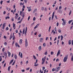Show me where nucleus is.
Masks as SVG:
<instances>
[{
    "label": "nucleus",
    "mask_w": 73,
    "mask_h": 73,
    "mask_svg": "<svg viewBox=\"0 0 73 73\" xmlns=\"http://www.w3.org/2000/svg\"><path fill=\"white\" fill-rule=\"evenodd\" d=\"M21 71H22V72H25V70H21Z\"/></svg>",
    "instance_id": "nucleus-55"
},
{
    "label": "nucleus",
    "mask_w": 73,
    "mask_h": 73,
    "mask_svg": "<svg viewBox=\"0 0 73 73\" xmlns=\"http://www.w3.org/2000/svg\"><path fill=\"white\" fill-rule=\"evenodd\" d=\"M14 57H15V59H17V55H16V54H15Z\"/></svg>",
    "instance_id": "nucleus-21"
},
{
    "label": "nucleus",
    "mask_w": 73,
    "mask_h": 73,
    "mask_svg": "<svg viewBox=\"0 0 73 73\" xmlns=\"http://www.w3.org/2000/svg\"><path fill=\"white\" fill-rule=\"evenodd\" d=\"M24 1H25L26 3H27V0H24Z\"/></svg>",
    "instance_id": "nucleus-61"
},
{
    "label": "nucleus",
    "mask_w": 73,
    "mask_h": 73,
    "mask_svg": "<svg viewBox=\"0 0 73 73\" xmlns=\"http://www.w3.org/2000/svg\"><path fill=\"white\" fill-rule=\"evenodd\" d=\"M62 25H66V21L64 20V21L63 22V23H62Z\"/></svg>",
    "instance_id": "nucleus-8"
},
{
    "label": "nucleus",
    "mask_w": 73,
    "mask_h": 73,
    "mask_svg": "<svg viewBox=\"0 0 73 73\" xmlns=\"http://www.w3.org/2000/svg\"><path fill=\"white\" fill-rule=\"evenodd\" d=\"M41 34H39V35H38V37H41Z\"/></svg>",
    "instance_id": "nucleus-54"
},
{
    "label": "nucleus",
    "mask_w": 73,
    "mask_h": 73,
    "mask_svg": "<svg viewBox=\"0 0 73 73\" xmlns=\"http://www.w3.org/2000/svg\"><path fill=\"white\" fill-rule=\"evenodd\" d=\"M20 57L21 58H23V53H21L20 55Z\"/></svg>",
    "instance_id": "nucleus-29"
},
{
    "label": "nucleus",
    "mask_w": 73,
    "mask_h": 73,
    "mask_svg": "<svg viewBox=\"0 0 73 73\" xmlns=\"http://www.w3.org/2000/svg\"><path fill=\"white\" fill-rule=\"evenodd\" d=\"M15 61L12 64V65H15Z\"/></svg>",
    "instance_id": "nucleus-47"
},
{
    "label": "nucleus",
    "mask_w": 73,
    "mask_h": 73,
    "mask_svg": "<svg viewBox=\"0 0 73 73\" xmlns=\"http://www.w3.org/2000/svg\"><path fill=\"white\" fill-rule=\"evenodd\" d=\"M41 10L42 11H44V7H42V9H41Z\"/></svg>",
    "instance_id": "nucleus-43"
},
{
    "label": "nucleus",
    "mask_w": 73,
    "mask_h": 73,
    "mask_svg": "<svg viewBox=\"0 0 73 73\" xmlns=\"http://www.w3.org/2000/svg\"><path fill=\"white\" fill-rule=\"evenodd\" d=\"M6 63H5L3 65V68H5V66H6Z\"/></svg>",
    "instance_id": "nucleus-38"
},
{
    "label": "nucleus",
    "mask_w": 73,
    "mask_h": 73,
    "mask_svg": "<svg viewBox=\"0 0 73 73\" xmlns=\"http://www.w3.org/2000/svg\"><path fill=\"white\" fill-rule=\"evenodd\" d=\"M22 41H23V40L22 39H21L19 40V43L20 44H22Z\"/></svg>",
    "instance_id": "nucleus-10"
},
{
    "label": "nucleus",
    "mask_w": 73,
    "mask_h": 73,
    "mask_svg": "<svg viewBox=\"0 0 73 73\" xmlns=\"http://www.w3.org/2000/svg\"><path fill=\"white\" fill-rule=\"evenodd\" d=\"M39 25H40V24H37V27H38V26H39Z\"/></svg>",
    "instance_id": "nucleus-59"
},
{
    "label": "nucleus",
    "mask_w": 73,
    "mask_h": 73,
    "mask_svg": "<svg viewBox=\"0 0 73 73\" xmlns=\"http://www.w3.org/2000/svg\"><path fill=\"white\" fill-rule=\"evenodd\" d=\"M13 40H15V37L14 35H13Z\"/></svg>",
    "instance_id": "nucleus-30"
},
{
    "label": "nucleus",
    "mask_w": 73,
    "mask_h": 73,
    "mask_svg": "<svg viewBox=\"0 0 73 73\" xmlns=\"http://www.w3.org/2000/svg\"><path fill=\"white\" fill-rule=\"evenodd\" d=\"M31 17H30V16H29L28 17V20L29 21V19H30V18Z\"/></svg>",
    "instance_id": "nucleus-53"
},
{
    "label": "nucleus",
    "mask_w": 73,
    "mask_h": 73,
    "mask_svg": "<svg viewBox=\"0 0 73 73\" xmlns=\"http://www.w3.org/2000/svg\"><path fill=\"white\" fill-rule=\"evenodd\" d=\"M36 64H37V60H36V62H35L34 63V64H35L34 66H37Z\"/></svg>",
    "instance_id": "nucleus-13"
},
{
    "label": "nucleus",
    "mask_w": 73,
    "mask_h": 73,
    "mask_svg": "<svg viewBox=\"0 0 73 73\" xmlns=\"http://www.w3.org/2000/svg\"><path fill=\"white\" fill-rule=\"evenodd\" d=\"M58 32H59V33H61V30L60 29H59L58 30Z\"/></svg>",
    "instance_id": "nucleus-28"
},
{
    "label": "nucleus",
    "mask_w": 73,
    "mask_h": 73,
    "mask_svg": "<svg viewBox=\"0 0 73 73\" xmlns=\"http://www.w3.org/2000/svg\"><path fill=\"white\" fill-rule=\"evenodd\" d=\"M71 61H73V56H72L71 58Z\"/></svg>",
    "instance_id": "nucleus-31"
},
{
    "label": "nucleus",
    "mask_w": 73,
    "mask_h": 73,
    "mask_svg": "<svg viewBox=\"0 0 73 73\" xmlns=\"http://www.w3.org/2000/svg\"><path fill=\"white\" fill-rule=\"evenodd\" d=\"M45 59H46V57L45 56L43 58H42V65H43L44 63L45 62Z\"/></svg>",
    "instance_id": "nucleus-2"
},
{
    "label": "nucleus",
    "mask_w": 73,
    "mask_h": 73,
    "mask_svg": "<svg viewBox=\"0 0 73 73\" xmlns=\"http://www.w3.org/2000/svg\"><path fill=\"white\" fill-rule=\"evenodd\" d=\"M54 15H52V20H53V18H54Z\"/></svg>",
    "instance_id": "nucleus-26"
},
{
    "label": "nucleus",
    "mask_w": 73,
    "mask_h": 73,
    "mask_svg": "<svg viewBox=\"0 0 73 73\" xmlns=\"http://www.w3.org/2000/svg\"><path fill=\"white\" fill-rule=\"evenodd\" d=\"M60 69V67H56V69L55 70V71L56 72H57Z\"/></svg>",
    "instance_id": "nucleus-4"
},
{
    "label": "nucleus",
    "mask_w": 73,
    "mask_h": 73,
    "mask_svg": "<svg viewBox=\"0 0 73 73\" xmlns=\"http://www.w3.org/2000/svg\"><path fill=\"white\" fill-rule=\"evenodd\" d=\"M71 13H72V10H70V12L69 13V15L70 16V14H71Z\"/></svg>",
    "instance_id": "nucleus-32"
},
{
    "label": "nucleus",
    "mask_w": 73,
    "mask_h": 73,
    "mask_svg": "<svg viewBox=\"0 0 73 73\" xmlns=\"http://www.w3.org/2000/svg\"><path fill=\"white\" fill-rule=\"evenodd\" d=\"M33 58L35 59V60H36V56L34 55H33Z\"/></svg>",
    "instance_id": "nucleus-34"
},
{
    "label": "nucleus",
    "mask_w": 73,
    "mask_h": 73,
    "mask_svg": "<svg viewBox=\"0 0 73 73\" xmlns=\"http://www.w3.org/2000/svg\"><path fill=\"white\" fill-rule=\"evenodd\" d=\"M42 70H44V69H45V67H42Z\"/></svg>",
    "instance_id": "nucleus-51"
},
{
    "label": "nucleus",
    "mask_w": 73,
    "mask_h": 73,
    "mask_svg": "<svg viewBox=\"0 0 73 73\" xmlns=\"http://www.w3.org/2000/svg\"><path fill=\"white\" fill-rule=\"evenodd\" d=\"M27 27H26V30L25 32H27Z\"/></svg>",
    "instance_id": "nucleus-60"
},
{
    "label": "nucleus",
    "mask_w": 73,
    "mask_h": 73,
    "mask_svg": "<svg viewBox=\"0 0 73 73\" xmlns=\"http://www.w3.org/2000/svg\"><path fill=\"white\" fill-rule=\"evenodd\" d=\"M28 41L27 40V39H25V46L26 47H27L28 46Z\"/></svg>",
    "instance_id": "nucleus-5"
},
{
    "label": "nucleus",
    "mask_w": 73,
    "mask_h": 73,
    "mask_svg": "<svg viewBox=\"0 0 73 73\" xmlns=\"http://www.w3.org/2000/svg\"><path fill=\"white\" fill-rule=\"evenodd\" d=\"M58 61H59V59L58 58H57L56 60V62H58Z\"/></svg>",
    "instance_id": "nucleus-50"
},
{
    "label": "nucleus",
    "mask_w": 73,
    "mask_h": 73,
    "mask_svg": "<svg viewBox=\"0 0 73 73\" xmlns=\"http://www.w3.org/2000/svg\"><path fill=\"white\" fill-rule=\"evenodd\" d=\"M40 72L41 73H43V71H41V70L40 69Z\"/></svg>",
    "instance_id": "nucleus-41"
},
{
    "label": "nucleus",
    "mask_w": 73,
    "mask_h": 73,
    "mask_svg": "<svg viewBox=\"0 0 73 73\" xmlns=\"http://www.w3.org/2000/svg\"><path fill=\"white\" fill-rule=\"evenodd\" d=\"M61 8H62V7L60 6L59 7V9L61 10Z\"/></svg>",
    "instance_id": "nucleus-37"
},
{
    "label": "nucleus",
    "mask_w": 73,
    "mask_h": 73,
    "mask_svg": "<svg viewBox=\"0 0 73 73\" xmlns=\"http://www.w3.org/2000/svg\"><path fill=\"white\" fill-rule=\"evenodd\" d=\"M3 1H1V2H0V4H1V5H2V4L3 3Z\"/></svg>",
    "instance_id": "nucleus-52"
},
{
    "label": "nucleus",
    "mask_w": 73,
    "mask_h": 73,
    "mask_svg": "<svg viewBox=\"0 0 73 73\" xmlns=\"http://www.w3.org/2000/svg\"><path fill=\"white\" fill-rule=\"evenodd\" d=\"M23 34H24L25 33V29H23Z\"/></svg>",
    "instance_id": "nucleus-24"
},
{
    "label": "nucleus",
    "mask_w": 73,
    "mask_h": 73,
    "mask_svg": "<svg viewBox=\"0 0 73 73\" xmlns=\"http://www.w3.org/2000/svg\"><path fill=\"white\" fill-rule=\"evenodd\" d=\"M72 28H73V26H72L70 28V29H72Z\"/></svg>",
    "instance_id": "nucleus-64"
},
{
    "label": "nucleus",
    "mask_w": 73,
    "mask_h": 73,
    "mask_svg": "<svg viewBox=\"0 0 73 73\" xmlns=\"http://www.w3.org/2000/svg\"><path fill=\"white\" fill-rule=\"evenodd\" d=\"M60 54V50H59L57 53V57L58 56H59Z\"/></svg>",
    "instance_id": "nucleus-9"
},
{
    "label": "nucleus",
    "mask_w": 73,
    "mask_h": 73,
    "mask_svg": "<svg viewBox=\"0 0 73 73\" xmlns=\"http://www.w3.org/2000/svg\"><path fill=\"white\" fill-rule=\"evenodd\" d=\"M60 37L61 38V40H63V36L61 35L60 36Z\"/></svg>",
    "instance_id": "nucleus-23"
},
{
    "label": "nucleus",
    "mask_w": 73,
    "mask_h": 73,
    "mask_svg": "<svg viewBox=\"0 0 73 73\" xmlns=\"http://www.w3.org/2000/svg\"><path fill=\"white\" fill-rule=\"evenodd\" d=\"M8 52V56L9 57H10L11 56V52Z\"/></svg>",
    "instance_id": "nucleus-20"
},
{
    "label": "nucleus",
    "mask_w": 73,
    "mask_h": 73,
    "mask_svg": "<svg viewBox=\"0 0 73 73\" xmlns=\"http://www.w3.org/2000/svg\"><path fill=\"white\" fill-rule=\"evenodd\" d=\"M38 49H39V51H41V46H39V47Z\"/></svg>",
    "instance_id": "nucleus-18"
},
{
    "label": "nucleus",
    "mask_w": 73,
    "mask_h": 73,
    "mask_svg": "<svg viewBox=\"0 0 73 73\" xmlns=\"http://www.w3.org/2000/svg\"><path fill=\"white\" fill-rule=\"evenodd\" d=\"M68 55H67L66 57H64L63 60L64 62H65L66 61L67 59H68Z\"/></svg>",
    "instance_id": "nucleus-3"
},
{
    "label": "nucleus",
    "mask_w": 73,
    "mask_h": 73,
    "mask_svg": "<svg viewBox=\"0 0 73 73\" xmlns=\"http://www.w3.org/2000/svg\"><path fill=\"white\" fill-rule=\"evenodd\" d=\"M13 28H15V24L14 23H13Z\"/></svg>",
    "instance_id": "nucleus-35"
},
{
    "label": "nucleus",
    "mask_w": 73,
    "mask_h": 73,
    "mask_svg": "<svg viewBox=\"0 0 73 73\" xmlns=\"http://www.w3.org/2000/svg\"><path fill=\"white\" fill-rule=\"evenodd\" d=\"M13 59H12V60H11L10 61V64H12V62H13Z\"/></svg>",
    "instance_id": "nucleus-17"
},
{
    "label": "nucleus",
    "mask_w": 73,
    "mask_h": 73,
    "mask_svg": "<svg viewBox=\"0 0 73 73\" xmlns=\"http://www.w3.org/2000/svg\"><path fill=\"white\" fill-rule=\"evenodd\" d=\"M27 8L28 9V12H30V11H31V10H32V9H31V7H27Z\"/></svg>",
    "instance_id": "nucleus-6"
},
{
    "label": "nucleus",
    "mask_w": 73,
    "mask_h": 73,
    "mask_svg": "<svg viewBox=\"0 0 73 73\" xmlns=\"http://www.w3.org/2000/svg\"><path fill=\"white\" fill-rule=\"evenodd\" d=\"M16 7V5H13V8L14 9H15V7Z\"/></svg>",
    "instance_id": "nucleus-49"
},
{
    "label": "nucleus",
    "mask_w": 73,
    "mask_h": 73,
    "mask_svg": "<svg viewBox=\"0 0 73 73\" xmlns=\"http://www.w3.org/2000/svg\"><path fill=\"white\" fill-rule=\"evenodd\" d=\"M72 44L73 45V40H72Z\"/></svg>",
    "instance_id": "nucleus-63"
},
{
    "label": "nucleus",
    "mask_w": 73,
    "mask_h": 73,
    "mask_svg": "<svg viewBox=\"0 0 73 73\" xmlns=\"http://www.w3.org/2000/svg\"><path fill=\"white\" fill-rule=\"evenodd\" d=\"M3 55H4L5 56H7V54L6 52H4L3 53Z\"/></svg>",
    "instance_id": "nucleus-19"
},
{
    "label": "nucleus",
    "mask_w": 73,
    "mask_h": 73,
    "mask_svg": "<svg viewBox=\"0 0 73 73\" xmlns=\"http://www.w3.org/2000/svg\"><path fill=\"white\" fill-rule=\"evenodd\" d=\"M23 19H21L20 21H19V22H17V23H19V24H20V23H21L22 21H23Z\"/></svg>",
    "instance_id": "nucleus-12"
},
{
    "label": "nucleus",
    "mask_w": 73,
    "mask_h": 73,
    "mask_svg": "<svg viewBox=\"0 0 73 73\" xmlns=\"http://www.w3.org/2000/svg\"><path fill=\"white\" fill-rule=\"evenodd\" d=\"M54 70H55V69L54 68H53L52 70V72H54Z\"/></svg>",
    "instance_id": "nucleus-46"
},
{
    "label": "nucleus",
    "mask_w": 73,
    "mask_h": 73,
    "mask_svg": "<svg viewBox=\"0 0 73 73\" xmlns=\"http://www.w3.org/2000/svg\"><path fill=\"white\" fill-rule=\"evenodd\" d=\"M45 55H46L48 54V53H47V51H46L44 53Z\"/></svg>",
    "instance_id": "nucleus-36"
},
{
    "label": "nucleus",
    "mask_w": 73,
    "mask_h": 73,
    "mask_svg": "<svg viewBox=\"0 0 73 73\" xmlns=\"http://www.w3.org/2000/svg\"><path fill=\"white\" fill-rule=\"evenodd\" d=\"M19 37H20V36H21V34H20V33H19Z\"/></svg>",
    "instance_id": "nucleus-57"
},
{
    "label": "nucleus",
    "mask_w": 73,
    "mask_h": 73,
    "mask_svg": "<svg viewBox=\"0 0 73 73\" xmlns=\"http://www.w3.org/2000/svg\"><path fill=\"white\" fill-rule=\"evenodd\" d=\"M5 24H6V23H3V24L2 25H3V26H4V27H5Z\"/></svg>",
    "instance_id": "nucleus-33"
},
{
    "label": "nucleus",
    "mask_w": 73,
    "mask_h": 73,
    "mask_svg": "<svg viewBox=\"0 0 73 73\" xmlns=\"http://www.w3.org/2000/svg\"><path fill=\"white\" fill-rule=\"evenodd\" d=\"M55 17L56 19V20H57V16H56V15H55Z\"/></svg>",
    "instance_id": "nucleus-62"
},
{
    "label": "nucleus",
    "mask_w": 73,
    "mask_h": 73,
    "mask_svg": "<svg viewBox=\"0 0 73 73\" xmlns=\"http://www.w3.org/2000/svg\"><path fill=\"white\" fill-rule=\"evenodd\" d=\"M20 5H24V3H23L21 2L20 3Z\"/></svg>",
    "instance_id": "nucleus-22"
},
{
    "label": "nucleus",
    "mask_w": 73,
    "mask_h": 73,
    "mask_svg": "<svg viewBox=\"0 0 73 73\" xmlns=\"http://www.w3.org/2000/svg\"><path fill=\"white\" fill-rule=\"evenodd\" d=\"M6 18V19L7 20V19H10V17H9V16H8L7 17H5Z\"/></svg>",
    "instance_id": "nucleus-27"
},
{
    "label": "nucleus",
    "mask_w": 73,
    "mask_h": 73,
    "mask_svg": "<svg viewBox=\"0 0 73 73\" xmlns=\"http://www.w3.org/2000/svg\"><path fill=\"white\" fill-rule=\"evenodd\" d=\"M58 12H59V13H62V11L60 9H59L57 11Z\"/></svg>",
    "instance_id": "nucleus-7"
},
{
    "label": "nucleus",
    "mask_w": 73,
    "mask_h": 73,
    "mask_svg": "<svg viewBox=\"0 0 73 73\" xmlns=\"http://www.w3.org/2000/svg\"><path fill=\"white\" fill-rule=\"evenodd\" d=\"M29 68H27L26 69V70H29Z\"/></svg>",
    "instance_id": "nucleus-58"
},
{
    "label": "nucleus",
    "mask_w": 73,
    "mask_h": 73,
    "mask_svg": "<svg viewBox=\"0 0 73 73\" xmlns=\"http://www.w3.org/2000/svg\"><path fill=\"white\" fill-rule=\"evenodd\" d=\"M8 29H9V28H8V27H7L6 28V31H8Z\"/></svg>",
    "instance_id": "nucleus-48"
},
{
    "label": "nucleus",
    "mask_w": 73,
    "mask_h": 73,
    "mask_svg": "<svg viewBox=\"0 0 73 73\" xmlns=\"http://www.w3.org/2000/svg\"><path fill=\"white\" fill-rule=\"evenodd\" d=\"M10 68H11V66H9L8 68V71H9L10 70Z\"/></svg>",
    "instance_id": "nucleus-25"
},
{
    "label": "nucleus",
    "mask_w": 73,
    "mask_h": 73,
    "mask_svg": "<svg viewBox=\"0 0 73 73\" xmlns=\"http://www.w3.org/2000/svg\"><path fill=\"white\" fill-rule=\"evenodd\" d=\"M5 50V48H4L2 49V52H4Z\"/></svg>",
    "instance_id": "nucleus-45"
},
{
    "label": "nucleus",
    "mask_w": 73,
    "mask_h": 73,
    "mask_svg": "<svg viewBox=\"0 0 73 73\" xmlns=\"http://www.w3.org/2000/svg\"><path fill=\"white\" fill-rule=\"evenodd\" d=\"M20 15H21L23 17L21 19H23H23H24V16H25V15H24V13H23V12L21 11Z\"/></svg>",
    "instance_id": "nucleus-1"
},
{
    "label": "nucleus",
    "mask_w": 73,
    "mask_h": 73,
    "mask_svg": "<svg viewBox=\"0 0 73 73\" xmlns=\"http://www.w3.org/2000/svg\"><path fill=\"white\" fill-rule=\"evenodd\" d=\"M72 21H73V20H71L70 21H68V24H70V23H72Z\"/></svg>",
    "instance_id": "nucleus-15"
},
{
    "label": "nucleus",
    "mask_w": 73,
    "mask_h": 73,
    "mask_svg": "<svg viewBox=\"0 0 73 73\" xmlns=\"http://www.w3.org/2000/svg\"><path fill=\"white\" fill-rule=\"evenodd\" d=\"M4 45H5V46H6V45H7V43L6 42H5L4 43Z\"/></svg>",
    "instance_id": "nucleus-42"
},
{
    "label": "nucleus",
    "mask_w": 73,
    "mask_h": 73,
    "mask_svg": "<svg viewBox=\"0 0 73 73\" xmlns=\"http://www.w3.org/2000/svg\"><path fill=\"white\" fill-rule=\"evenodd\" d=\"M54 54V52H53V51H52L51 52V55H52V54Z\"/></svg>",
    "instance_id": "nucleus-40"
},
{
    "label": "nucleus",
    "mask_w": 73,
    "mask_h": 73,
    "mask_svg": "<svg viewBox=\"0 0 73 73\" xmlns=\"http://www.w3.org/2000/svg\"><path fill=\"white\" fill-rule=\"evenodd\" d=\"M43 45L44 46H46V44L45 43H44L43 44Z\"/></svg>",
    "instance_id": "nucleus-44"
},
{
    "label": "nucleus",
    "mask_w": 73,
    "mask_h": 73,
    "mask_svg": "<svg viewBox=\"0 0 73 73\" xmlns=\"http://www.w3.org/2000/svg\"><path fill=\"white\" fill-rule=\"evenodd\" d=\"M36 20V18L35 17H34L33 18V21H35Z\"/></svg>",
    "instance_id": "nucleus-56"
},
{
    "label": "nucleus",
    "mask_w": 73,
    "mask_h": 73,
    "mask_svg": "<svg viewBox=\"0 0 73 73\" xmlns=\"http://www.w3.org/2000/svg\"><path fill=\"white\" fill-rule=\"evenodd\" d=\"M69 45H70L71 44V40H69L68 41Z\"/></svg>",
    "instance_id": "nucleus-16"
},
{
    "label": "nucleus",
    "mask_w": 73,
    "mask_h": 73,
    "mask_svg": "<svg viewBox=\"0 0 73 73\" xmlns=\"http://www.w3.org/2000/svg\"><path fill=\"white\" fill-rule=\"evenodd\" d=\"M44 10L45 12H46V11H47V9L46 8V7L45 8Z\"/></svg>",
    "instance_id": "nucleus-39"
},
{
    "label": "nucleus",
    "mask_w": 73,
    "mask_h": 73,
    "mask_svg": "<svg viewBox=\"0 0 73 73\" xmlns=\"http://www.w3.org/2000/svg\"><path fill=\"white\" fill-rule=\"evenodd\" d=\"M15 46L16 47H18L19 48L20 47V46H19V45L18 44H17V43H16L15 44Z\"/></svg>",
    "instance_id": "nucleus-11"
},
{
    "label": "nucleus",
    "mask_w": 73,
    "mask_h": 73,
    "mask_svg": "<svg viewBox=\"0 0 73 73\" xmlns=\"http://www.w3.org/2000/svg\"><path fill=\"white\" fill-rule=\"evenodd\" d=\"M40 42H42V41H43V38H41L40 40Z\"/></svg>",
    "instance_id": "nucleus-14"
}]
</instances>
